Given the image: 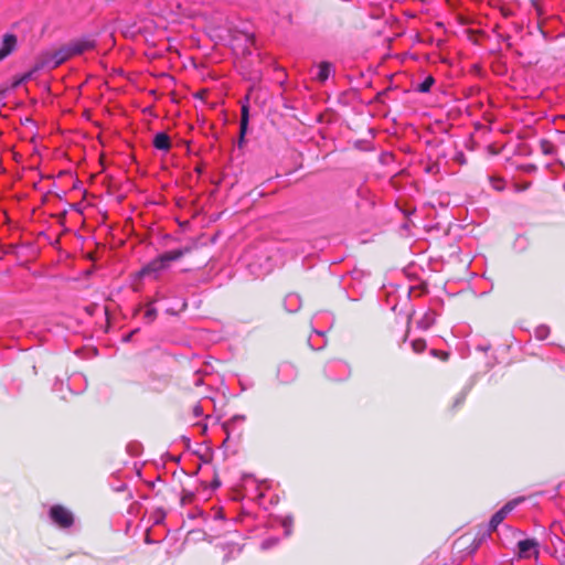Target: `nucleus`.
Listing matches in <instances>:
<instances>
[{
    "instance_id": "obj_15",
    "label": "nucleus",
    "mask_w": 565,
    "mask_h": 565,
    "mask_svg": "<svg viewBox=\"0 0 565 565\" xmlns=\"http://www.w3.org/2000/svg\"><path fill=\"white\" fill-rule=\"evenodd\" d=\"M435 83V78L433 76H428L425 78V81L423 83H420L418 85V88L417 90L420 92V93H427L430 90L431 86L434 85Z\"/></svg>"
},
{
    "instance_id": "obj_21",
    "label": "nucleus",
    "mask_w": 565,
    "mask_h": 565,
    "mask_svg": "<svg viewBox=\"0 0 565 565\" xmlns=\"http://www.w3.org/2000/svg\"><path fill=\"white\" fill-rule=\"evenodd\" d=\"M245 135L243 134L242 126H239V139H238V146L242 147L245 141Z\"/></svg>"
},
{
    "instance_id": "obj_12",
    "label": "nucleus",
    "mask_w": 565,
    "mask_h": 565,
    "mask_svg": "<svg viewBox=\"0 0 565 565\" xmlns=\"http://www.w3.org/2000/svg\"><path fill=\"white\" fill-rule=\"evenodd\" d=\"M505 518H507V516L503 514V512H501L500 510H499V511H497V512L492 515V518H491V520H490V522H489V530H490V531H495V530H497V527L499 526V524H501V523H502V521H503Z\"/></svg>"
},
{
    "instance_id": "obj_19",
    "label": "nucleus",
    "mask_w": 565,
    "mask_h": 565,
    "mask_svg": "<svg viewBox=\"0 0 565 565\" xmlns=\"http://www.w3.org/2000/svg\"><path fill=\"white\" fill-rule=\"evenodd\" d=\"M514 508V502H508L505 505H503L500 511L503 512V514L507 516Z\"/></svg>"
},
{
    "instance_id": "obj_5",
    "label": "nucleus",
    "mask_w": 565,
    "mask_h": 565,
    "mask_svg": "<svg viewBox=\"0 0 565 565\" xmlns=\"http://www.w3.org/2000/svg\"><path fill=\"white\" fill-rule=\"evenodd\" d=\"M17 42V36L14 34L7 33L3 35L2 44L0 46V62L15 50Z\"/></svg>"
},
{
    "instance_id": "obj_3",
    "label": "nucleus",
    "mask_w": 565,
    "mask_h": 565,
    "mask_svg": "<svg viewBox=\"0 0 565 565\" xmlns=\"http://www.w3.org/2000/svg\"><path fill=\"white\" fill-rule=\"evenodd\" d=\"M50 516L52 521L63 529H68L74 523V516L72 512L63 505H53L50 510Z\"/></svg>"
},
{
    "instance_id": "obj_2",
    "label": "nucleus",
    "mask_w": 565,
    "mask_h": 565,
    "mask_svg": "<svg viewBox=\"0 0 565 565\" xmlns=\"http://www.w3.org/2000/svg\"><path fill=\"white\" fill-rule=\"evenodd\" d=\"M71 57H72V53H71L70 46H68V44H65V45L58 47L57 50L45 53L43 56L42 64L44 66L55 68Z\"/></svg>"
},
{
    "instance_id": "obj_9",
    "label": "nucleus",
    "mask_w": 565,
    "mask_h": 565,
    "mask_svg": "<svg viewBox=\"0 0 565 565\" xmlns=\"http://www.w3.org/2000/svg\"><path fill=\"white\" fill-rule=\"evenodd\" d=\"M319 71L317 74V79L319 82H326L330 75L331 64L329 62H321L318 66Z\"/></svg>"
},
{
    "instance_id": "obj_20",
    "label": "nucleus",
    "mask_w": 565,
    "mask_h": 565,
    "mask_svg": "<svg viewBox=\"0 0 565 565\" xmlns=\"http://www.w3.org/2000/svg\"><path fill=\"white\" fill-rule=\"evenodd\" d=\"M254 35L253 34H245V42H246V45H253L254 44Z\"/></svg>"
},
{
    "instance_id": "obj_18",
    "label": "nucleus",
    "mask_w": 565,
    "mask_h": 565,
    "mask_svg": "<svg viewBox=\"0 0 565 565\" xmlns=\"http://www.w3.org/2000/svg\"><path fill=\"white\" fill-rule=\"evenodd\" d=\"M514 508V502H508L505 505H503L500 511L503 512V514L507 516Z\"/></svg>"
},
{
    "instance_id": "obj_30",
    "label": "nucleus",
    "mask_w": 565,
    "mask_h": 565,
    "mask_svg": "<svg viewBox=\"0 0 565 565\" xmlns=\"http://www.w3.org/2000/svg\"><path fill=\"white\" fill-rule=\"evenodd\" d=\"M244 53L250 54V51L248 50V47H247V46H246V49L244 50Z\"/></svg>"
},
{
    "instance_id": "obj_13",
    "label": "nucleus",
    "mask_w": 565,
    "mask_h": 565,
    "mask_svg": "<svg viewBox=\"0 0 565 565\" xmlns=\"http://www.w3.org/2000/svg\"><path fill=\"white\" fill-rule=\"evenodd\" d=\"M426 340L418 338L412 341V349L415 353L419 354L426 350Z\"/></svg>"
},
{
    "instance_id": "obj_29",
    "label": "nucleus",
    "mask_w": 565,
    "mask_h": 565,
    "mask_svg": "<svg viewBox=\"0 0 565 565\" xmlns=\"http://www.w3.org/2000/svg\"><path fill=\"white\" fill-rule=\"evenodd\" d=\"M195 414L200 415V407L196 406L195 409H194Z\"/></svg>"
},
{
    "instance_id": "obj_4",
    "label": "nucleus",
    "mask_w": 565,
    "mask_h": 565,
    "mask_svg": "<svg viewBox=\"0 0 565 565\" xmlns=\"http://www.w3.org/2000/svg\"><path fill=\"white\" fill-rule=\"evenodd\" d=\"M72 53V56L79 55L84 52L95 49L96 42L89 38H82L67 43Z\"/></svg>"
},
{
    "instance_id": "obj_10",
    "label": "nucleus",
    "mask_w": 565,
    "mask_h": 565,
    "mask_svg": "<svg viewBox=\"0 0 565 565\" xmlns=\"http://www.w3.org/2000/svg\"><path fill=\"white\" fill-rule=\"evenodd\" d=\"M540 150L545 156H552L556 152L554 143L547 139L540 140Z\"/></svg>"
},
{
    "instance_id": "obj_8",
    "label": "nucleus",
    "mask_w": 565,
    "mask_h": 565,
    "mask_svg": "<svg viewBox=\"0 0 565 565\" xmlns=\"http://www.w3.org/2000/svg\"><path fill=\"white\" fill-rule=\"evenodd\" d=\"M158 317V310L152 306V302H148L145 307L143 321L147 324H151Z\"/></svg>"
},
{
    "instance_id": "obj_27",
    "label": "nucleus",
    "mask_w": 565,
    "mask_h": 565,
    "mask_svg": "<svg viewBox=\"0 0 565 565\" xmlns=\"http://www.w3.org/2000/svg\"><path fill=\"white\" fill-rule=\"evenodd\" d=\"M141 310H142V307H141V306H138V307L134 310V315L139 313Z\"/></svg>"
},
{
    "instance_id": "obj_31",
    "label": "nucleus",
    "mask_w": 565,
    "mask_h": 565,
    "mask_svg": "<svg viewBox=\"0 0 565 565\" xmlns=\"http://www.w3.org/2000/svg\"><path fill=\"white\" fill-rule=\"evenodd\" d=\"M446 2H447L448 4H450V6H452V4H454V3H452V0H446Z\"/></svg>"
},
{
    "instance_id": "obj_14",
    "label": "nucleus",
    "mask_w": 565,
    "mask_h": 565,
    "mask_svg": "<svg viewBox=\"0 0 565 565\" xmlns=\"http://www.w3.org/2000/svg\"><path fill=\"white\" fill-rule=\"evenodd\" d=\"M435 323V318L430 313H426L418 322V327L426 330Z\"/></svg>"
},
{
    "instance_id": "obj_24",
    "label": "nucleus",
    "mask_w": 565,
    "mask_h": 565,
    "mask_svg": "<svg viewBox=\"0 0 565 565\" xmlns=\"http://www.w3.org/2000/svg\"><path fill=\"white\" fill-rule=\"evenodd\" d=\"M537 28H539L540 32L542 33V35H543L544 38H546V33H545V31L543 30V28H542V23H541V22H539Z\"/></svg>"
},
{
    "instance_id": "obj_17",
    "label": "nucleus",
    "mask_w": 565,
    "mask_h": 565,
    "mask_svg": "<svg viewBox=\"0 0 565 565\" xmlns=\"http://www.w3.org/2000/svg\"><path fill=\"white\" fill-rule=\"evenodd\" d=\"M430 353L435 356L440 358L444 361H447L449 358V353L446 351L431 350Z\"/></svg>"
},
{
    "instance_id": "obj_6",
    "label": "nucleus",
    "mask_w": 565,
    "mask_h": 565,
    "mask_svg": "<svg viewBox=\"0 0 565 565\" xmlns=\"http://www.w3.org/2000/svg\"><path fill=\"white\" fill-rule=\"evenodd\" d=\"M539 543L534 539H526L522 540L518 543L519 548V556L522 558L530 557V552L534 551V554L537 555L539 551L537 548Z\"/></svg>"
},
{
    "instance_id": "obj_26",
    "label": "nucleus",
    "mask_w": 565,
    "mask_h": 565,
    "mask_svg": "<svg viewBox=\"0 0 565 565\" xmlns=\"http://www.w3.org/2000/svg\"><path fill=\"white\" fill-rule=\"evenodd\" d=\"M136 332H137V330H135V331H132L131 333L127 334V335L125 337V341L130 340V338L132 337V334H134V333H136Z\"/></svg>"
},
{
    "instance_id": "obj_25",
    "label": "nucleus",
    "mask_w": 565,
    "mask_h": 565,
    "mask_svg": "<svg viewBox=\"0 0 565 565\" xmlns=\"http://www.w3.org/2000/svg\"><path fill=\"white\" fill-rule=\"evenodd\" d=\"M30 77H31V73H26V74H24V75L21 77V81H22V82L28 81Z\"/></svg>"
},
{
    "instance_id": "obj_28",
    "label": "nucleus",
    "mask_w": 565,
    "mask_h": 565,
    "mask_svg": "<svg viewBox=\"0 0 565 565\" xmlns=\"http://www.w3.org/2000/svg\"><path fill=\"white\" fill-rule=\"evenodd\" d=\"M22 83L21 78L19 81H17L13 86H19L20 84Z\"/></svg>"
},
{
    "instance_id": "obj_16",
    "label": "nucleus",
    "mask_w": 565,
    "mask_h": 565,
    "mask_svg": "<svg viewBox=\"0 0 565 565\" xmlns=\"http://www.w3.org/2000/svg\"><path fill=\"white\" fill-rule=\"evenodd\" d=\"M490 182L492 183L493 189L497 191H501L504 189V180L501 178H491Z\"/></svg>"
},
{
    "instance_id": "obj_22",
    "label": "nucleus",
    "mask_w": 565,
    "mask_h": 565,
    "mask_svg": "<svg viewBox=\"0 0 565 565\" xmlns=\"http://www.w3.org/2000/svg\"><path fill=\"white\" fill-rule=\"evenodd\" d=\"M533 6H534V8L536 10L537 15L541 17L542 15V8L536 2H533Z\"/></svg>"
},
{
    "instance_id": "obj_11",
    "label": "nucleus",
    "mask_w": 565,
    "mask_h": 565,
    "mask_svg": "<svg viewBox=\"0 0 565 565\" xmlns=\"http://www.w3.org/2000/svg\"><path fill=\"white\" fill-rule=\"evenodd\" d=\"M249 119V107L248 105H243L241 108V121L239 126H242L243 134H246L248 127Z\"/></svg>"
},
{
    "instance_id": "obj_7",
    "label": "nucleus",
    "mask_w": 565,
    "mask_h": 565,
    "mask_svg": "<svg viewBox=\"0 0 565 565\" xmlns=\"http://www.w3.org/2000/svg\"><path fill=\"white\" fill-rule=\"evenodd\" d=\"M153 146L158 150L169 151L171 148V140L168 134L158 132L153 138Z\"/></svg>"
},
{
    "instance_id": "obj_1",
    "label": "nucleus",
    "mask_w": 565,
    "mask_h": 565,
    "mask_svg": "<svg viewBox=\"0 0 565 565\" xmlns=\"http://www.w3.org/2000/svg\"><path fill=\"white\" fill-rule=\"evenodd\" d=\"M198 249V244L193 242L183 247L168 250L145 265L140 270V276L157 275L158 273L168 268L171 262L178 260L185 255H190Z\"/></svg>"
},
{
    "instance_id": "obj_23",
    "label": "nucleus",
    "mask_w": 565,
    "mask_h": 565,
    "mask_svg": "<svg viewBox=\"0 0 565 565\" xmlns=\"http://www.w3.org/2000/svg\"><path fill=\"white\" fill-rule=\"evenodd\" d=\"M212 486L213 488H218L221 486V481L217 477L214 478Z\"/></svg>"
}]
</instances>
